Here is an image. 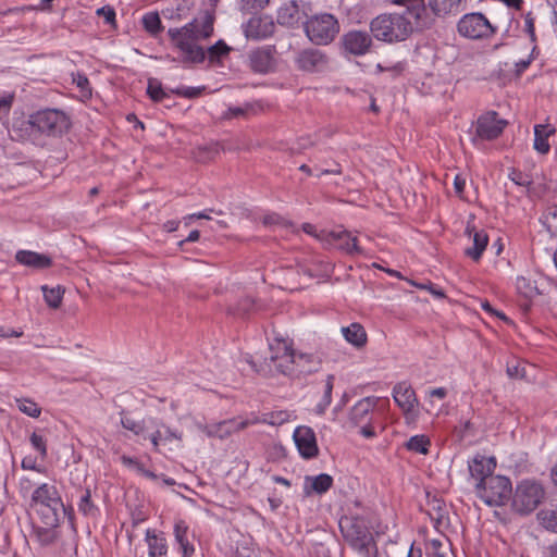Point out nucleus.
<instances>
[{
    "label": "nucleus",
    "mask_w": 557,
    "mask_h": 557,
    "mask_svg": "<svg viewBox=\"0 0 557 557\" xmlns=\"http://www.w3.org/2000/svg\"><path fill=\"white\" fill-rule=\"evenodd\" d=\"M213 16L206 14L201 22L195 18L181 28L169 29L173 45L181 50L185 61L198 64L207 59L209 66H225V60L233 48L224 40L220 39L207 50L197 44L198 39H207L213 34Z\"/></svg>",
    "instance_id": "nucleus-1"
},
{
    "label": "nucleus",
    "mask_w": 557,
    "mask_h": 557,
    "mask_svg": "<svg viewBox=\"0 0 557 557\" xmlns=\"http://www.w3.org/2000/svg\"><path fill=\"white\" fill-rule=\"evenodd\" d=\"M393 3L403 5L404 10L381 14L370 23L373 37L388 44L407 40L425 12L424 0H393Z\"/></svg>",
    "instance_id": "nucleus-2"
},
{
    "label": "nucleus",
    "mask_w": 557,
    "mask_h": 557,
    "mask_svg": "<svg viewBox=\"0 0 557 557\" xmlns=\"http://www.w3.org/2000/svg\"><path fill=\"white\" fill-rule=\"evenodd\" d=\"M339 529L348 545L362 557H375L376 543L366 520L359 516H344L339 519Z\"/></svg>",
    "instance_id": "nucleus-3"
},
{
    "label": "nucleus",
    "mask_w": 557,
    "mask_h": 557,
    "mask_svg": "<svg viewBox=\"0 0 557 557\" xmlns=\"http://www.w3.org/2000/svg\"><path fill=\"white\" fill-rule=\"evenodd\" d=\"M307 37L315 45L332 42L339 33L338 20L330 13L312 15L304 22Z\"/></svg>",
    "instance_id": "nucleus-4"
},
{
    "label": "nucleus",
    "mask_w": 557,
    "mask_h": 557,
    "mask_svg": "<svg viewBox=\"0 0 557 557\" xmlns=\"http://www.w3.org/2000/svg\"><path fill=\"white\" fill-rule=\"evenodd\" d=\"M543 485L535 480L521 481L512 496V508L520 515H529L534 511L545 498Z\"/></svg>",
    "instance_id": "nucleus-5"
},
{
    "label": "nucleus",
    "mask_w": 557,
    "mask_h": 557,
    "mask_svg": "<svg viewBox=\"0 0 557 557\" xmlns=\"http://www.w3.org/2000/svg\"><path fill=\"white\" fill-rule=\"evenodd\" d=\"M479 497L490 506H502L512 494L511 482L504 475L487 476L483 483H476Z\"/></svg>",
    "instance_id": "nucleus-6"
},
{
    "label": "nucleus",
    "mask_w": 557,
    "mask_h": 557,
    "mask_svg": "<svg viewBox=\"0 0 557 557\" xmlns=\"http://www.w3.org/2000/svg\"><path fill=\"white\" fill-rule=\"evenodd\" d=\"M28 123L49 136L61 135L70 128L69 116L58 109H44L29 115Z\"/></svg>",
    "instance_id": "nucleus-7"
},
{
    "label": "nucleus",
    "mask_w": 557,
    "mask_h": 557,
    "mask_svg": "<svg viewBox=\"0 0 557 557\" xmlns=\"http://www.w3.org/2000/svg\"><path fill=\"white\" fill-rule=\"evenodd\" d=\"M458 33L470 39L487 38L494 33V27L482 13L463 15L457 25Z\"/></svg>",
    "instance_id": "nucleus-8"
},
{
    "label": "nucleus",
    "mask_w": 557,
    "mask_h": 557,
    "mask_svg": "<svg viewBox=\"0 0 557 557\" xmlns=\"http://www.w3.org/2000/svg\"><path fill=\"white\" fill-rule=\"evenodd\" d=\"M272 355L270 361L275 369L285 375L295 376L296 350H293L284 342H277L276 346H270Z\"/></svg>",
    "instance_id": "nucleus-9"
},
{
    "label": "nucleus",
    "mask_w": 557,
    "mask_h": 557,
    "mask_svg": "<svg viewBox=\"0 0 557 557\" xmlns=\"http://www.w3.org/2000/svg\"><path fill=\"white\" fill-rule=\"evenodd\" d=\"M507 125V121L499 119L497 112L488 111L476 121L475 133L480 139L492 140L497 138Z\"/></svg>",
    "instance_id": "nucleus-10"
},
{
    "label": "nucleus",
    "mask_w": 557,
    "mask_h": 557,
    "mask_svg": "<svg viewBox=\"0 0 557 557\" xmlns=\"http://www.w3.org/2000/svg\"><path fill=\"white\" fill-rule=\"evenodd\" d=\"M258 423L257 419L253 420H242L236 419L225 420L213 424L201 425L200 429L209 437H218L220 440L228 437L234 432L244 430L250 424Z\"/></svg>",
    "instance_id": "nucleus-11"
},
{
    "label": "nucleus",
    "mask_w": 557,
    "mask_h": 557,
    "mask_svg": "<svg viewBox=\"0 0 557 557\" xmlns=\"http://www.w3.org/2000/svg\"><path fill=\"white\" fill-rule=\"evenodd\" d=\"M296 447L305 459H311L318 456L319 448L313 430L309 426H298L293 434Z\"/></svg>",
    "instance_id": "nucleus-12"
},
{
    "label": "nucleus",
    "mask_w": 557,
    "mask_h": 557,
    "mask_svg": "<svg viewBox=\"0 0 557 557\" xmlns=\"http://www.w3.org/2000/svg\"><path fill=\"white\" fill-rule=\"evenodd\" d=\"M329 244H335L336 248L349 255H363V249L358 245V238L346 230L332 231L325 239Z\"/></svg>",
    "instance_id": "nucleus-13"
},
{
    "label": "nucleus",
    "mask_w": 557,
    "mask_h": 557,
    "mask_svg": "<svg viewBox=\"0 0 557 557\" xmlns=\"http://www.w3.org/2000/svg\"><path fill=\"white\" fill-rule=\"evenodd\" d=\"M342 45L345 51L355 55H361L368 52L370 49L372 45V38L366 32L350 30L343 35Z\"/></svg>",
    "instance_id": "nucleus-14"
},
{
    "label": "nucleus",
    "mask_w": 557,
    "mask_h": 557,
    "mask_svg": "<svg viewBox=\"0 0 557 557\" xmlns=\"http://www.w3.org/2000/svg\"><path fill=\"white\" fill-rule=\"evenodd\" d=\"M278 59V53L273 46L258 48L249 54L252 70H271L277 67Z\"/></svg>",
    "instance_id": "nucleus-15"
},
{
    "label": "nucleus",
    "mask_w": 557,
    "mask_h": 557,
    "mask_svg": "<svg viewBox=\"0 0 557 557\" xmlns=\"http://www.w3.org/2000/svg\"><path fill=\"white\" fill-rule=\"evenodd\" d=\"M495 468L496 460L494 457L475 455L471 460L468 461L470 475L476 480V483H483L487 476L494 475L493 472Z\"/></svg>",
    "instance_id": "nucleus-16"
},
{
    "label": "nucleus",
    "mask_w": 557,
    "mask_h": 557,
    "mask_svg": "<svg viewBox=\"0 0 557 557\" xmlns=\"http://www.w3.org/2000/svg\"><path fill=\"white\" fill-rule=\"evenodd\" d=\"M393 398L405 414L412 412L418 405L416 393L407 382H399L394 386Z\"/></svg>",
    "instance_id": "nucleus-17"
},
{
    "label": "nucleus",
    "mask_w": 557,
    "mask_h": 557,
    "mask_svg": "<svg viewBox=\"0 0 557 557\" xmlns=\"http://www.w3.org/2000/svg\"><path fill=\"white\" fill-rule=\"evenodd\" d=\"M322 364V358L312 352L296 351L295 376H306L318 372Z\"/></svg>",
    "instance_id": "nucleus-18"
},
{
    "label": "nucleus",
    "mask_w": 557,
    "mask_h": 557,
    "mask_svg": "<svg viewBox=\"0 0 557 557\" xmlns=\"http://www.w3.org/2000/svg\"><path fill=\"white\" fill-rule=\"evenodd\" d=\"M297 64L302 70L323 69L329 66V58L319 49L302 50L297 58Z\"/></svg>",
    "instance_id": "nucleus-19"
},
{
    "label": "nucleus",
    "mask_w": 557,
    "mask_h": 557,
    "mask_svg": "<svg viewBox=\"0 0 557 557\" xmlns=\"http://www.w3.org/2000/svg\"><path fill=\"white\" fill-rule=\"evenodd\" d=\"M377 399L375 397H366L360 399L350 410L349 420L358 426L371 421V412L376 407Z\"/></svg>",
    "instance_id": "nucleus-20"
},
{
    "label": "nucleus",
    "mask_w": 557,
    "mask_h": 557,
    "mask_svg": "<svg viewBox=\"0 0 557 557\" xmlns=\"http://www.w3.org/2000/svg\"><path fill=\"white\" fill-rule=\"evenodd\" d=\"M467 0H429L432 12L440 17L457 15L463 11Z\"/></svg>",
    "instance_id": "nucleus-21"
},
{
    "label": "nucleus",
    "mask_w": 557,
    "mask_h": 557,
    "mask_svg": "<svg viewBox=\"0 0 557 557\" xmlns=\"http://www.w3.org/2000/svg\"><path fill=\"white\" fill-rule=\"evenodd\" d=\"M60 502L62 500L57 488L46 483L38 486L32 495V507L52 504L59 508Z\"/></svg>",
    "instance_id": "nucleus-22"
},
{
    "label": "nucleus",
    "mask_w": 557,
    "mask_h": 557,
    "mask_svg": "<svg viewBox=\"0 0 557 557\" xmlns=\"http://www.w3.org/2000/svg\"><path fill=\"white\" fill-rule=\"evenodd\" d=\"M40 517L44 525L58 527L61 518L65 515V507L62 502L59 503V508L50 505H40L33 507Z\"/></svg>",
    "instance_id": "nucleus-23"
},
{
    "label": "nucleus",
    "mask_w": 557,
    "mask_h": 557,
    "mask_svg": "<svg viewBox=\"0 0 557 557\" xmlns=\"http://www.w3.org/2000/svg\"><path fill=\"white\" fill-rule=\"evenodd\" d=\"M301 12L296 0L284 3L277 11V23L283 26L293 27L301 18Z\"/></svg>",
    "instance_id": "nucleus-24"
},
{
    "label": "nucleus",
    "mask_w": 557,
    "mask_h": 557,
    "mask_svg": "<svg viewBox=\"0 0 557 557\" xmlns=\"http://www.w3.org/2000/svg\"><path fill=\"white\" fill-rule=\"evenodd\" d=\"M15 259L23 265L34 269H46L52 264L50 257L29 250H20Z\"/></svg>",
    "instance_id": "nucleus-25"
},
{
    "label": "nucleus",
    "mask_w": 557,
    "mask_h": 557,
    "mask_svg": "<svg viewBox=\"0 0 557 557\" xmlns=\"http://www.w3.org/2000/svg\"><path fill=\"white\" fill-rule=\"evenodd\" d=\"M342 334L349 344L358 349L364 347L368 342V335L364 327L357 322L342 327Z\"/></svg>",
    "instance_id": "nucleus-26"
},
{
    "label": "nucleus",
    "mask_w": 557,
    "mask_h": 557,
    "mask_svg": "<svg viewBox=\"0 0 557 557\" xmlns=\"http://www.w3.org/2000/svg\"><path fill=\"white\" fill-rule=\"evenodd\" d=\"M555 127L549 124H539L534 127V149L545 154L549 151L548 137L554 135Z\"/></svg>",
    "instance_id": "nucleus-27"
},
{
    "label": "nucleus",
    "mask_w": 557,
    "mask_h": 557,
    "mask_svg": "<svg viewBox=\"0 0 557 557\" xmlns=\"http://www.w3.org/2000/svg\"><path fill=\"white\" fill-rule=\"evenodd\" d=\"M158 429L150 435L151 444L156 451H159L161 443L172 442L173 440L182 441V433L172 430L163 423H156Z\"/></svg>",
    "instance_id": "nucleus-28"
},
{
    "label": "nucleus",
    "mask_w": 557,
    "mask_h": 557,
    "mask_svg": "<svg viewBox=\"0 0 557 557\" xmlns=\"http://www.w3.org/2000/svg\"><path fill=\"white\" fill-rule=\"evenodd\" d=\"M175 540L180 545L183 557H190L194 552V545L188 539V527L182 520L177 521L174 525Z\"/></svg>",
    "instance_id": "nucleus-29"
},
{
    "label": "nucleus",
    "mask_w": 557,
    "mask_h": 557,
    "mask_svg": "<svg viewBox=\"0 0 557 557\" xmlns=\"http://www.w3.org/2000/svg\"><path fill=\"white\" fill-rule=\"evenodd\" d=\"M146 540L149 547L150 557H165L168 554L166 541L164 537L156 535L150 530L146 533Z\"/></svg>",
    "instance_id": "nucleus-30"
},
{
    "label": "nucleus",
    "mask_w": 557,
    "mask_h": 557,
    "mask_svg": "<svg viewBox=\"0 0 557 557\" xmlns=\"http://www.w3.org/2000/svg\"><path fill=\"white\" fill-rule=\"evenodd\" d=\"M488 243V237L484 231L474 232L473 246L466 249L465 253L474 261H478Z\"/></svg>",
    "instance_id": "nucleus-31"
},
{
    "label": "nucleus",
    "mask_w": 557,
    "mask_h": 557,
    "mask_svg": "<svg viewBox=\"0 0 557 557\" xmlns=\"http://www.w3.org/2000/svg\"><path fill=\"white\" fill-rule=\"evenodd\" d=\"M539 523L547 531L557 533V507L542 509L536 513Z\"/></svg>",
    "instance_id": "nucleus-32"
},
{
    "label": "nucleus",
    "mask_w": 557,
    "mask_h": 557,
    "mask_svg": "<svg viewBox=\"0 0 557 557\" xmlns=\"http://www.w3.org/2000/svg\"><path fill=\"white\" fill-rule=\"evenodd\" d=\"M306 482H310V490L318 494H323L330 490L333 484V478L326 473L317 476H307Z\"/></svg>",
    "instance_id": "nucleus-33"
},
{
    "label": "nucleus",
    "mask_w": 557,
    "mask_h": 557,
    "mask_svg": "<svg viewBox=\"0 0 557 557\" xmlns=\"http://www.w3.org/2000/svg\"><path fill=\"white\" fill-rule=\"evenodd\" d=\"M41 289L44 292L45 301L50 308L57 309L61 306L64 288L58 285L55 287L42 286Z\"/></svg>",
    "instance_id": "nucleus-34"
},
{
    "label": "nucleus",
    "mask_w": 557,
    "mask_h": 557,
    "mask_svg": "<svg viewBox=\"0 0 557 557\" xmlns=\"http://www.w3.org/2000/svg\"><path fill=\"white\" fill-rule=\"evenodd\" d=\"M516 288L520 295L529 299L539 294V290L533 282L524 276L517 277Z\"/></svg>",
    "instance_id": "nucleus-35"
},
{
    "label": "nucleus",
    "mask_w": 557,
    "mask_h": 557,
    "mask_svg": "<svg viewBox=\"0 0 557 557\" xmlns=\"http://www.w3.org/2000/svg\"><path fill=\"white\" fill-rule=\"evenodd\" d=\"M430 446V440L424 435H414L409 438L406 444V447L414 453L419 454H428Z\"/></svg>",
    "instance_id": "nucleus-36"
},
{
    "label": "nucleus",
    "mask_w": 557,
    "mask_h": 557,
    "mask_svg": "<svg viewBox=\"0 0 557 557\" xmlns=\"http://www.w3.org/2000/svg\"><path fill=\"white\" fill-rule=\"evenodd\" d=\"M333 382H334V375L330 374L326 377L325 383V391L322 399L315 407V411L318 414H323L327 407L331 405L332 401V391H333Z\"/></svg>",
    "instance_id": "nucleus-37"
},
{
    "label": "nucleus",
    "mask_w": 557,
    "mask_h": 557,
    "mask_svg": "<svg viewBox=\"0 0 557 557\" xmlns=\"http://www.w3.org/2000/svg\"><path fill=\"white\" fill-rule=\"evenodd\" d=\"M16 405L20 411L32 418H38L41 413V408L32 399L20 398L16 399Z\"/></svg>",
    "instance_id": "nucleus-38"
},
{
    "label": "nucleus",
    "mask_w": 557,
    "mask_h": 557,
    "mask_svg": "<svg viewBox=\"0 0 557 557\" xmlns=\"http://www.w3.org/2000/svg\"><path fill=\"white\" fill-rule=\"evenodd\" d=\"M143 24L146 30L153 35L158 34L162 28L160 16L156 12L147 13L143 17Z\"/></svg>",
    "instance_id": "nucleus-39"
},
{
    "label": "nucleus",
    "mask_w": 557,
    "mask_h": 557,
    "mask_svg": "<svg viewBox=\"0 0 557 557\" xmlns=\"http://www.w3.org/2000/svg\"><path fill=\"white\" fill-rule=\"evenodd\" d=\"M78 510L85 516H95L97 508L91 502L89 490H85L78 503Z\"/></svg>",
    "instance_id": "nucleus-40"
},
{
    "label": "nucleus",
    "mask_w": 557,
    "mask_h": 557,
    "mask_svg": "<svg viewBox=\"0 0 557 557\" xmlns=\"http://www.w3.org/2000/svg\"><path fill=\"white\" fill-rule=\"evenodd\" d=\"M207 90L206 86L185 87L181 86L175 89H170L172 94L178 95L184 98L194 99L200 97Z\"/></svg>",
    "instance_id": "nucleus-41"
},
{
    "label": "nucleus",
    "mask_w": 557,
    "mask_h": 557,
    "mask_svg": "<svg viewBox=\"0 0 557 557\" xmlns=\"http://www.w3.org/2000/svg\"><path fill=\"white\" fill-rule=\"evenodd\" d=\"M147 94L156 102L162 101L168 96L161 83L152 78L148 82Z\"/></svg>",
    "instance_id": "nucleus-42"
},
{
    "label": "nucleus",
    "mask_w": 557,
    "mask_h": 557,
    "mask_svg": "<svg viewBox=\"0 0 557 557\" xmlns=\"http://www.w3.org/2000/svg\"><path fill=\"white\" fill-rule=\"evenodd\" d=\"M55 528L57 527H49V525L37 528L36 536H37L38 541L42 545H49V544L53 543L57 537L55 531H54Z\"/></svg>",
    "instance_id": "nucleus-43"
},
{
    "label": "nucleus",
    "mask_w": 557,
    "mask_h": 557,
    "mask_svg": "<svg viewBox=\"0 0 557 557\" xmlns=\"http://www.w3.org/2000/svg\"><path fill=\"white\" fill-rule=\"evenodd\" d=\"M258 422L262 421L264 423H269L271 425H281L284 422L288 421L289 413L287 411H276L264 414L262 420L256 418Z\"/></svg>",
    "instance_id": "nucleus-44"
},
{
    "label": "nucleus",
    "mask_w": 557,
    "mask_h": 557,
    "mask_svg": "<svg viewBox=\"0 0 557 557\" xmlns=\"http://www.w3.org/2000/svg\"><path fill=\"white\" fill-rule=\"evenodd\" d=\"M121 423L124 429L133 432L135 435H140L146 430L144 421H136L127 416L122 417Z\"/></svg>",
    "instance_id": "nucleus-45"
},
{
    "label": "nucleus",
    "mask_w": 557,
    "mask_h": 557,
    "mask_svg": "<svg viewBox=\"0 0 557 557\" xmlns=\"http://www.w3.org/2000/svg\"><path fill=\"white\" fill-rule=\"evenodd\" d=\"M270 0H240V10L246 13H253L264 9Z\"/></svg>",
    "instance_id": "nucleus-46"
},
{
    "label": "nucleus",
    "mask_w": 557,
    "mask_h": 557,
    "mask_svg": "<svg viewBox=\"0 0 557 557\" xmlns=\"http://www.w3.org/2000/svg\"><path fill=\"white\" fill-rule=\"evenodd\" d=\"M547 230L557 236V206L549 207L544 216Z\"/></svg>",
    "instance_id": "nucleus-47"
},
{
    "label": "nucleus",
    "mask_w": 557,
    "mask_h": 557,
    "mask_svg": "<svg viewBox=\"0 0 557 557\" xmlns=\"http://www.w3.org/2000/svg\"><path fill=\"white\" fill-rule=\"evenodd\" d=\"M444 543L441 539H432L426 543L428 554L433 555L435 557H447L444 552Z\"/></svg>",
    "instance_id": "nucleus-48"
},
{
    "label": "nucleus",
    "mask_w": 557,
    "mask_h": 557,
    "mask_svg": "<svg viewBox=\"0 0 557 557\" xmlns=\"http://www.w3.org/2000/svg\"><path fill=\"white\" fill-rule=\"evenodd\" d=\"M253 307V300L250 297L242 299L237 307L230 308V312L235 315H244L248 313Z\"/></svg>",
    "instance_id": "nucleus-49"
},
{
    "label": "nucleus",
    "mask_w": 557,
    "mask_h": 557,
    "mask_svg": "<svg viewBox=\"0 0 557 557\" xmlns=\"http://www.w3.org/2000/svg\"><path fill=\"white\" fill-rule=\"evenodd\" d=\"M73 81L76 82L77 87L81 89L82 97H84V98L91 97V89L89 87V82L86 76H84L79 72H77L76 76L73 75Z\"/></svg>",
    "instance_id": "nucleus-50"
},
{
    "label": "nucleus",
    "mask_w": 557,
    "mask_h": 557,
    "mask_svg": "<svg viewBox=\"0 0 557 557\" xmlns=\"http://www.w3.org/2000/svg\"><path fill=\"white\" fill-rule=\"evenodd\" d=\"M509 177L516 185L523 186V187H528L532 183L529 175H527L520 171H517V170H512L509 174Z\"/></svg>",
    "instance_id": "nucleus-51"
},
{
    "label": "nucleus",
    "mask_w": 557,
    "mask_h": 557,
    "mask_svg": "<svg viewBox=\"0 0 557 557\" xmlns=\"http://www.w3.org/2000/svg\"><path fill=\"white\" fill-rule=\"evenodd\" d=\"M30 443H32L33 447L40 453L41 457L47 456L46 441L41 435L34 432L30 435Z\"/></svg>",
    "instance_id": "nucleus-52"
},
{
    "label": "nucleus",
    "mask_w": 557,
    "mask_h": 557,
    "mask_svg": "<svg viewBox=\"0 0 557 557\" xmlns=\"http://www.w3.org/2000/svg\"><path fill=\"white\" fill-rule=\"evenodd\" d=\"M13 95H4L0 97V120L7 119L12 107Z\"/></svg>",
    "instance_id": "nucleus-53"
},
{
    "label": "nucleus",
    "mask_w": 557,
    "mask_h": 557,
    "mask_svg": "<svg viewBox=\"0 0 557 557\" xmlns=\"http://www.w3.org/2000/svg\"><path fill=\"white\" fill-rule=\"evenodd\" d=\"M507 374L511 379H523L525 376V368L521 362L517 361L515 364L507 366Z\"/></svg>",
    "instance_id": "nucleus-54"
},
{
    "label": "nucleus",
    "mask_w": 557,
    "mask_h": 557,
    "mask_svg": "<svg viewBox=\"0 0 557 557\" xmlns=\"http://www.w3.org/2000/svg\"><path fill=\"white\" fill-rule=\"evenodd\" d=\"M524 25H525V32L530 36L531 41L534 42L536 40L535 25H534V17L531 12L527 13L524 16Z\"/></svg>",
    "instance_id": "nucleus-55"
},
{
    "label": "nucleus",
    "mask_w": 557,
    "mask_h": 557,
    "mask_svg": "<svg viewBox=\"0 0 557 557\" xmlns=\"http://www.w3.org/2000/svg\"><path fill=\"white\" fill-rule=\"evenodd\" d=\"M97 15L102 16L108 24H113L115 21V11L109 5L98 9Z\"/></svg>",
    "instance_id": "nucleus-56"
},
{
    "label": "nucleus",
    "mask_w": 557,
    "mask_h": 557,
    "mask_svg": "<svg viewBox=\"0 0 557 557\" xmlns=\"http://www.w3.org/2000/svg\"><path fill=\"white\" fill-rule=\"evenodd\" d=\"M247 108H230L227 112L223 115L224 119L238 117L246 114Z\"/></svg>",
    "instance_id": "nucleus-57"
},
{
    "label": "nucleus",
    "mask_w": 557,
    "mask_h": 557,
    "mask_svg": "<svg viewBox=\"0 0 557 557\" xmlns=\"http://www.w3.org/2000/svg\"><path fill=\"white\" fill-rule=\"evenodd\" d=\"M360 433L367 438H371L375 436L374 429L370 425V422L360 424Z\"/></svg>",
    "instance_id": "nucleus-58"
},
{
    "label": "nucleus",
    "mask_w": 557,
    "mask_h": 557,
    "mask_svg": "<svg viewBox=\"0 0 557 557\" xmlns=\"http://www.w3.org/2000/svg\"><path fill=\"white\" fill-rule=\"evenodd\" d=\"M465 185H466V180L462 178L461 176L457 175L454 180V187H455V191L457 195L460 196L463 193Z\"/></svg>",
    "instance_id": "nucleus-59"
},
{
    "label": "nucleus",
    "mask_w": 557,
    "mask_h": 557,
    "mask_svg": "<svg viewBox=\"0 0 557 557\" xmlns=\"http://www.w3.org/2000/svg\"><path fill=\"white\" fill-rule=\"evenodd\" d=\"M326 174L341 175L342 174L341 164L334 163V166L332 169L322 170L318 176L326 175Z\"/></svg>",
    "instance_id": "nucleus-60"
},
{
    "label": "nucleus",
    "mask_w": 557,
    "mask_h": 557,
    "mask_svg": "<svg viewBox=\"0 0 557 557\" xmlns=\"http://www.w3.org/2000/svg\"><path fill=\"white\" fill-rule=\"evenodd\" d=\"M447 395V389L445 387H437L430 391V397H436L438 399H444Z\"/></svg>",
    "instance_id": "nucleus-61"
},
{
    "label": "nucleus",
    "mask_w": 557,
    "mask_h": 557,
    "mask_svg": "<svg viewBox=\"0 0 557 557\" xmlns=\"http://www.w3.org/2000/svg\"><path fill=\"white\" fill-rule=\"evenodd\" d=\"M482 308H483V310H485L488 313L495 314V315L499 317L503 320H507V318H506V315L504 313H500V312L494 310L493 307L487 301L482 302Z\"/></svg>",
    "instance_id": "nucleus-62"
},
{
    "label": "nucleus",
    "mask_w": 557,
    "mask_h": 557,
    "mask_svg": "<svg viewBox=\"0 0 557 557\" xmlns=\"http://www.w3.org/2000/svg\"><path fill=\"white\" fill-rule=\"evenodd\" d=\"M542 557H557V543L548 546Z\"/></svg>",
    "instance_id": "nucleus-63"
},
{
    "label": "nucleus",
    "mask_w": 557,
    "mask_h": 557,
    "mask_svg": "<svg viewBox=\"0 0 557 557\" xmlns=\"http://www.w3.org/2000/svg\"><path fill=\"white\" fill-rule=\"evenodd\" d=\"M199 236H200V233L199 231L195 230V231H191L189 233V235L187 236V238L185 240H182L180 243V245H183L184 243L188 242V243H193V242H197L199 239Z\"/></svg>",
    "instance_id": "nucleus-64"
}]
</instances>
